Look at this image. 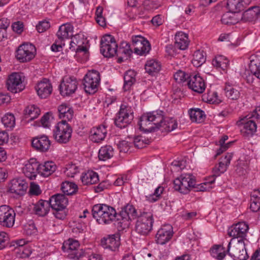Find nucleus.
Returning <instances> with one entry per match:
<instances>
[{
  "mask_svg": "<svg viewBox=\"0 0 260 260\" xmlns=\"http://www.w3.org/2000/svg\"><path fill=\"white\" fill-rule=\"evenodd\" d=\"M164 120V112L161 110L144 113L139 121L140 128L145 132H150L160 128Z\"/></svg>",
  "mask_w": 260,
  "mask_h": 260,
  "instance_id": "1",
  "label": "nucleus"
},
{
  "mask_svg": "<svg viewBox=\"0 0 260 260\" xmlns=\"http://www.w3.org/2000/svg\"><path fill=\"white\" fill-rule=\"evenodd\" d=\"M92 215L99 224H109L115 220L117 213L115 209L106 204H96L92 209Z\"/></svg>",
  "mask_w": 260,
  "mask_h": 260,
  "instance_id": "2",
  "label": "nucleus"
},
{
  "mask_svg": "<svg viewBox=\"0 0 260 260\" xmlns=\"http://www.w3.org/2000/svg\"><path fill=\"white\" fill-rule=\"evenodd\" d=\"M260 121V109H256L251 113L241 117L237 124L241 127V133L245 136H252L257 129V123Z\"/></svg>",
  "mask_w": 260,
  "mask_h": 260,
  "instance_id": "3",
  "label": "nucleus"
},
{
  "mask_svg": "<svg viewBox=\"0 0 260 260\" xmlns=\"http://www.w3.org/2000/svg\"><path fill=\"white\" fill-rule=\"evenodd\" d=\"M233 157L232 153H227L224 157L221 158L218 165L216 166L213 169V176L210 178V180L200 183L198 185L197 189L198 191H204L210 190L212 188V184L215 182V176L217 177L221 174L224 173L227 170L230 164L231 160Z\"/></svg>",
  "mask_w": 260,
  "mask_h": 260,
  "instance_id": "4",
  "label": "nucleus"
},
{
  "mask_svg": "<svg viewBox=\"0 0 260 260\" xmlns=\"http://www.w3.org/2000/svg\"><path fill=\"white\" fill-rule=\"evenodd\" d=\"M228 251L235 260H246L248 257L243 239L232 238L228 244Z\"/></svg>",
  "mask_w": 260,
  "mask_h": 260,
  "instance_id": "5",
  "label": "nucleus"
},
{
  "mask_svg": "<svg viewBox=\"0 0 260 260\" xmlns=\"http://www.w3.org/2000/svg\"><path fill=\"white\" fill-rule=\"evenodd\" d=\"M154 219L150 211L143 212L138 216L135 230L141 235H147L152 229Z\"/></svg>",
  "mask_w": 260,
  "mask_h": 260,
  "instance_id": "6",
  "label": "nucleus"
},
{
  "mask_svg": "<svg viewBox=\"0 0 260 260\" xmlns=\"http://www.w3.org/2000/svg\"><path fill=\"white\" fill-rule=\"evenodd\" d=\"M195 185V178L190 174H182L174 181V189L184 194L187 193Z\"/></svg>",
  "mask_w": 260,
  "mask_h": 260,
  "instance_id": "7",
  "label": "nucleus"
},
{
  "mask_svg": "<svg viewBox=\"0 0 260 260\" xmlns=\"http://www.w3.org/2000/svg\"><path fill=\"white\" fill-rule=\"evenodd\" d=\"M72 129L67 122H59L53 130L54 139L60 143H66L70 139Z\"/></svg>",
  "mask_w": 260,
  "mask_h": 260,
  "instance_id": "8",
  "label": "nucleus"
},
{
  "mask_svg": "<svg viewBox=\"0 0 260 260\" xmlns=\"http://www.w3.org/2000/svg\"><path fill=\"white\" fill-rule=\"evenodd\" d=\"M100 80L99 72L95 70L89 71L84 76L83 81L85 91L89 94L94 93L98 90Z\"/></svg>",
  "mask_w": 260,
  "mask_h": 260,
  "instance_id": "9",
  "label": "nucleus"
},
{
  "mask_svg": "<svg viewBox=\"0 0 260 260\" xmlns=\"http://www.w3.org/2000/svg\"><path fill=\"white\" fill-rule=\"evenodd\" d=\"M79 247L78 241L69 239L63 243L62 248L64 252L68 253V257L69 258L78 259L84 255V251Z\"/></svg>",
  "mask_w": 260,
  "mask_h": 260,
  "instance_id": "10",
  "label": "nucleus"
},
{
  "mask_svg": "<svg viewBox=\"0 0 260 260\" xmlns=\"http://www.w3.org/2000/svg\"><path fill=\"white\" fill-rule=\"evenodd\" d=\"M118 46L114 37L111 35L103 37L101 42V51L104 56H113L117 52Z\"/></svg>",
  "mask_w": 260,
  "mask_h": 260,
  "instance_id": "11",
  "label": "nucleus"
},
{
  "mask_svg": "<svg viewBox=\"0 0 260 260\" xmlns=\"http://www.w3.org/2000/svg\"><path fill=\"white\" fill-rule=\"evenodd\" d=\"M25 77L22 73L14 72L10 74L7 80V87L10 91L17 93L24 88Z\"/></svg>",
  "mask_w": 260,
  "mask_h": 260,
  "instance_id": "12",
  "label": "nucleus"
},
{
  "mask_svg": "<svg viewBox=\"0 0 260 260\" xmlns=\"http://www.w3.org/2000/svg\"><path fill=\"white\" fill-rule=\"evenodd\" d=\"M133 118L131 108L121 105L115 118V124L117 127L121 128H124L131 122Z\"/></svg>",
  "mask_w": 260,
  "mask_h": 260,
  "instance_id": "13",
  "label": "nucleus"
},
{
  "mask_svg": "<svg viewBox=\"0 0 260 260\" xmlns=\"http://www.w3.org/2000/svg\"><path fill=\"white\" fill-rule=\"evenodd\" d=\"M36 54V48L31 44L25 43L19 46L16 51V58L21 62L29 61Z\"/></svg>",
  "mask_w": 260,
  "mask_h": 260,
  "instance_id": "14",
  "label": "nucleus"
},
{
  "mask_svg": "<svg viewBox=\"0 0 260 260\" xmlns=\"http://www.w3.org/2000/svg\"><path fill=\"white\" fill-rule=\"evenodd\" d=\"M15 213L14 210L7 205L0 206V224L10 228L15 222Z\"/></svg>",
  "mask_w": 260,
  "mask_h": 260,
  "instance_id": "15",
  "label": "nucleus"
},
{
  "mask_svg": "<svg viewBox=\"0 0 260 260\" xmlns=\"http://www.w3.org/2000/svg\"><path fill=\"white\" fill-rule=\"evenodd\" d=\"M134 50L135 53L143 55L148 53L151 47L149 42L143 37L138 35L132 38Z\"/></svg>",
  "mask_w": 260,
  "mask_h": 260,
  "instance_id": "16",
  "label": "nucleus"
},
{
  "mask_svg": "<svg viewBox=\"0 0 260 260\" xmlns=\"http://www.w3.org/2000/svg\"><path fill=\"white\" fill-rule=\"evenodd\" d=\"M78 82L76 78L71 77H65L60 84V94L63 96L73 94L77 89Z\"/></svg>",
  "mask_w": 260,
  "mask_h": 260,
  "instance_id": "17",
  "label": "nucleus"
},
{
  "mask_svg": "<svg viewBox=\"0 0 260 260\" xmlns=\"http://www.w3.org/2000/svg\"><path fill=\"white\" fill-rule=\"evenodd\" d=\"M85 41L83 35H75L71 39L70 48L78 54L83 53L85 55V59H87L88 57V50L86 47L83 46Z\"/></svg>",
  "mask_w": 260,
  "mask_h": 260,
  "instance_id": "18",
  "label": "nucleus"
},
{
  "mask_svg": "<svg viewBox=\"0 0 260 260\" xmlns=\"http://www.w3.org/2000/svg\"><path fill=\"white\" fill-rule=\"evenodd\" d=\"M8 187V191L10 193L21 196L25 194L27 188V184L23 179L17 178L10 181Z\"/></svg>",
  "mask_w": 260,
  "mask_h": 260,
  "instance_id": "19",
  "label": "nucleus"
},
{
  "mask_svg": "<svg viewBox=\"0 0 260 260\" xmlns=\"http://www.w3.org/2000/svg\"><path fill=\"white\" fill-rule=\"evenodd\" d=\"M173 235L172 226L170 224H165L158 230L156 235L157 244L164 245L168 242Z\"/></svg>",
  "mask_w": 260,
  "mask_h": 260,
  "instance_id": "20",
  "label": "nucleus"
},
{
  "mask_svg": "<svg viewBox=\"0 0 260 260\" xmlns=\"http://www.w3.org/2000/svg\"><path fill=\"white\" fill-rule=\"evenodd\" d=\"M187 84L190 89L198 93H202L206 87L204 80L198 74L190 75Z\"/></svg>",
  "mask_w": 260,
  "mask_h": 260,
  "instance_id": "21",
  "label": "nucleus"
},
{
  "mask_svg": "<svg viewBox=\"0 0 260 260\" xmlns=\"http://www.w3.org/2000/svg\"><path fill=\"white\" fill-rule=\"evenodd\" d=\"M249 226L244 221L239 222L233 225L228 231V235L233 238L243 239L246 236Z\"/></svg>",
  "mask_w": 260,
  "mask_h": 260,
  "instance_id": "22",
  "label": "nucleus"
},
{
  "mask_svg": "<svg viewBox=\"0 0 260 260\" xmlns=\"http://www.w3.org/2000/svg\"><path fill=\"white\" fill-rule=\"evenodd\" d=\"M224 92L225 96L231 100H238L241 95V88L235 82L231 80L225 83Z\"/></svg>",
  "mask_w": 260,
  "mask_h": 260,
  "instance_id": "23",
  "label": "nucleus"
},
{
  "mask_svg": "<svg viewBox=\"0 0 260 260\" xmlns=\"http://www.w3.org/2000/svg\"><path fill=\"white\" fill-rule=\"evenodd\" d=\"M39 164L36 159L31 158L27 161L22 168L25 176L30 180L35 179L39 174Z\"/></svg>",
  "mask_w": 260,
  "mask_h": 260,
  "instance_id": "24",
  "label": "nucleus"
},
{
  "mask_svg": "<svg viewBox=\"0 0 260 260\" xmlns=\"http://www.w3.org/2000/svg\"><path fill=\"white\" fill-rule=\"evenodd\" d=\"M32 146L40 152H46L50 147L51 141L47 136L40 135L32 139Z\"/></svg>",
  "mask_w": 260,
  "mask_h": 260,
  "instance_id": "25",
  "label": "nucleus"
},
{
  "mask_svg": "<svg viewBox=\"0 0 260 260\" xmlns=\"http://www.w3.org/2000/svg\"><path fill=\"white\" fill-rule=\"evenodd\" d=\"M107 134V130L105 125H101L93 127L90 133L89 138L94 143H100L103 141Z\"/></svg>",
  "mask_w": 260,
  "mask_h": 260,
  "instance_id": "26",
  "label": "nucleus"
},
{
  "mask_svg": "<svg viewBox=\"0 0 260 260\" xmlns=\"http://www.w3.org/2000/svg\"><path fill=\"white\" fill-rule=\"evenodd\" d=\"M36 90L39 97L45 99L52 92V87L48 79H44L38 83L36 87Z\"/></svg>",
  "mask_w": 260,
  "mask_h": 260,
  "instance_id": "27",
  "label": "nucleus"
},
{
  "mask_svg": "<svg viewBox=\"0 0 260 260\" xmlns=\"http://www.w3.org/2000/svg\"><path fill=\"white\" fill-rule=\"evenodd\" d=\"M58 116L62 120L60 122H67L72 119L74 116V111L70 104L66 103H62L58 107Z\"/></svg>",
  "mask_w": 260,
  "mask_h": 260,
  "instance_id": "28",
  "label": "nucleus"
},
{
  "mask_svg": "<svg viewBox=\"0 0 260 260\" xmlns=\"http://www.w3.org/2000/svg\"><path fill=\"white\" fill-rule=\"evenodd\" d=\"M49 203L50 207L53 210L64 209L68 201L63 194H57L51 197Z\"/></svg>",
  "mask_w": 260,
  "mask_h": 260,
  "instance_id": "29",
  "label": "nucleus"
},
{
  "mask_svg": "<svg viewBox=\"0 0 260 260\" xmlns=\"http://www.w3.org/2000/svg\"><path fill=\"white\" fill-rule=\"evenodd\" d=\"M101 244L104 248L109 249L111 251H115L120 245V238L118 235H110L103 239Z\"/></svg>",
  "mask_w": 260,
  "mask_h": 260,
  "instance_id": "30",
  "label": "nucleus"
},
{
  "mask_svg": "<svg viewBox=\"0 0 260 260\" xmlns=\"http://www.w3.org/2000/svg\"><path fill=\"white\" fill-rule=\"evenodd\" d=\"M241 19V13L233 11L223 14L221 18L222 23L226 25H234L239 22Z\"/></svg>",
  "mask_w": 260,
  "mask_h": 260,
  "instance_id": "31",
  "label": "nucleus"
},
{
  "mask_svg": "<svg viewBox=\"0 0 260 260\" xmlns=\"http://www.w3.org/2000/svg\"><path fill=\"white\" fill-rule=\"evenodd\" d=\"M250 3V0H228L227 8L230 11L240 13Z\"/></svg>",
  "mask_w": 260,
  "mask_h": 260,
  "instance_id": "32",
  "label": "nucleus"
},
{
  "mask_svg": "<svg viewBox=\"0 0 260 260\" xmlns=\"http://www.w3.org/2000/svg\"><path fill=\"white\" fill-rule=\"evenodd\" d=\"M189 43L188 35L182 32H176L175 36V46L180 50H185L187 48Z\"/></svg>",
  "mask_w": 260,
  "mask_h": 260,
  "instance_id": "33",
  "label": "nucleus"
},
{
  "mask_svg": "<svg viewBox=\"0 0 260 260\" xmlns=\"http://www.w3.org/2000/svg\"><path fill=\"white\" fill-rule=\"evenodd\" d=\"M260 15V9L259 7H252L242 14L241 13V19L240 20L244 22L251 21L257 19Z\"/></svg>",
  "mask_w": 260,
  "mask_h": 260,
  "instance_id": "34",
  "label": "nucleus"
},
{
  "mask_svg": "<svg viewBox=\"0 0 260 260\" xmlns=\"http://www.w3.org/2000/svg\"><path fill=\"white\" fill-rule=\"evenodd\" d=\"M56 168L55 163L51 161L39 164V174L41 176L47 177L55 171Z\"/></svg>",
  "mask_w": 260,
  "mask_h": 260,
  "instance_id": "35",
  "label": "nucleus"
},
{
  "mask_svg": "<svg viewBox=\"0 0 260 260\" xmlns=\"http://www.w3.org/2000/svg\"><path fill=\"white\" fill-rule=\"evenodd\" d=\"M73 26L70 23H66L61 25L57 32L56 35L60 41L62 42L65 39L72 36Z\"/></svg>",
  "mask_w": 260,
  "mask_h": 260,
  "instance_id": "36",
  "label": "nucleus"
},
{
  "mask_svg": "<svg viewBox=\"0 0 260 260\" xmlns=\"http://www.w3.org/2000/svg\"><path fill=\"white\" fill-rule=\"evenodd\" d=\"M50 210V204L48 201L40 200L34 204V211L35 213L41 216H44Z\"/></svg>",
  "mask_w": 260,
  "mask_h": 260,
  "instance_id": "37",
  "label": "nucleus"
},
{
  "mask_svg": "<svg viewBox=\"0 0 260 260\" xmlns=\"http://www.w3.org/2000/svg\"><path fill=\"white\" fill-rule=\"evenodd\" d=\"M136 73L132 70L127 71L124 75L123 89L129 90L136 82Z\"/></svg>",
  "mask_w": 260,
  "mask_h": 260,
  "instance_id": "38",
  "label": "nucleus"
},
{
  "mask_svg": "<svg viewBox=\"0 0 260 260\" xmlns=\"http://www.w3.org/2000/svg\"><path fill=\"white\" fill-rule=\"evenodd\" d=\"M81 179L84 185H88L97 183L99 181V176L96 172L89 171L82 174Z\"/></svg>",
  "mask_w": 260,
  "mask_h": 260,
  "instance_id": "39",
  "label": "nucleus"
},
{
  "mask_svg": "<svg viewBox=\"0 0 260 260\" xmlns=\"http://www.w3.org/2000/svg\"><path fill=\"white\" fill-rule=\"evenodd\" d=\"M131 224V219L126 212L122 210L117 218V225L119 230L128 228Z\"/></svg>",
  "mask_w": 260,
  "mask_h": 260,
  "instance_id": "40",
  "label": "nucleus"
},
{
  "mask_svg": "<svg viewBox=\"0 0 260 260\" xmlns=\"http://www.w3.org/2000/svg\"><path fill=\"white\" fill-rule=\"evenodd\" d=\"M188 113L191 121L197 123L204 121L206 116L205 112L199 108L191 109Z\"/></svg>",
  "mask_w": 260,
  "mask_h": 260,
  "instance_id": "41",
  "label": "nucleus"
},
{
  "mask_svg": "<svg viewBox=\"0 0 260 260\" xmlns=\"http://www.w3.org/2000/svg\"><path fill=\"white\" fill-rule=\"evenodd\" d=\"M164 190V187L161 186L156 187L154 192L151 193H150L148 190H146L144 192L145 200L150 203H154L159 199Z\"/></svg>",
  "mask_w": 260,
  "mask_h": 260,
  "instance_id": "42",
  "label": "nucleus"
},
{
  "mask_svg": "<svg viewBox=\"0 0 260 260\" xmlns=\"http://www.w3.org/2000/svg\"><path fill=\"white\" fill-rule=\"evenodd\" d=\"M114 155V149L110 145H105L101 147L99 151V159L105 161L110 159Z\"/></svg>",
  "mask_w": 260,
  "mask_h": 260,
  "instance_id": "43",
  "label": "nucleus"
},
{
  "mask_svg": "<svg viewBox=\"0 0 260 260\" xmlns=\"http://www.w3.org/2000/svg\"><path fill=\"white\" fill-rule=\"evenodd\" d=\"M145 69L146 72L150 75H153L160 71L161 65L158 61L155 59H150L146 62Z\"/></svg>",
  "mask_w": 260,
  "mask_h": 260,
  "instance_id": "44",
  "label": "nucleus"
},
{
  "mask_svg": "<svg viewBox=\"0 0 260 260\" xmlns=\"http://www.w3.org/2000/svg\"><path fill=\"white\" fill-rule=\"evenodd\" d=\"M178 126L177 120L174 118H164V120L161 123L160 127H162L163 130L166 132H171L175 129Z\"/></svg>",
  "mask_w": 260,
  "mask_h": 260,
  "instance_id": "45",
  "label": "nucleus"
},
{
  "mask_svg": "<svg viewBox=\"0 0 260 260\" xmlns=\"http://www.w3.org/2000/svg\"><path fill=\"white\" fill-rule=\"evenodd\" d=\"M212 65L217 69H220L224 71L226 70L229 63L228 58L222 55H219L215 57L212 60Z\"/></svg>",
  "mask_w": 260,
  "mask_h": 260,
  "instance_id": "46",
  "label": "nucleus"
},
{
  "mask_svg": "<svg viewBox=\"0 0 260 260\" xmlns=\"http://www.w3.org/2000/svg\"><path fill=\"white\" fill-rule=\"evenodd\" d=\"M250 209L253 212H257L260 210V191L254 190L252 193Z\"/></svg>",
  "mask_w": 260,
  "mask_h": 260,
  "instance_id": "47",
  "label": "nucleus"
},
{
  "mask_svg": "<svg viewBox=\"0 0 260 260\" xmlns=\"http://www.w3.org/2000/svg\"><path fill=\"white\" fill-rule=\"evenodd\" d=\"M210 253L212 257L221 260L226 255V250L221 245H215L210 250Z\"/></svg>",
  "mask_w": 260,
  "mask_h": 260,
  "instance_id": "48",
  "label": "nucleus"
},
{
  "mask_svg": "<svg viewBox=\"0 0 260 260\" xmlns=\"http://www.w3.org/2000/svg\"><path fill=\"white\" fill-rule=\"evenodd\" d=\"M206 59L205 53L203 51L197 50L193 54L192 63L194 66L199 67L206 61Z\"/></svg>",
  "mask_w": 260,
  "mask_h": 260,
  "instance_id": "49",
  "label": "nucleus"
},
{
  "mask_svg": "<svg viewBox=\"0 0 260 260\" xmlns=\"http://www.w3.org/2000/svg\"><path fill=\"white\" fill-rule=\"evenodd\" d=\"M40 114L39 108L34 105L28 106L25 110V115L26 117L30 120H34L37 118Z\"/></svg>",
  "mask_w": 260,
  "mask_h": 260,
  "instance_id": "50",
  "label": "nucleus"
},
{
  "mask_svg": "<svg viewBox=\"0 0 260 260\" xmlns=\"http://www.w3.org/2000/svg\"><path fill=\"white\" fill-rule=\"evenodd\" d=\"M61 189L64 193L71 195L77 191L78 187L74 183L65 181L62 183Z\"/></svg>",
  "mask_w": 260,
  "mask_h": 260,
  "instance_id": "51",
  "label": "nucleus"
},
{
  "mask_svg": "<svg viewBox=\"0 0 260 260\" xmlns=\"http://www.w3.org/2000/svg\"><path fill=\"white\" fill-rule=\"evenodd\" d=\"M249 68L251 75L249 74V76L247 77V82L249 83H252L253 82V76L260 79V64L257 65L253 62H251Z\"/></svg>",
  "mask_w": 260,
  "mask_h": 260,
  "instance_id": "52",
  "label": "nucleus"
},
{
  "mask_svg": "<svg viewBox=\"0 0 260 260\" xmlns=\"http://www.w3.org/2000/svg\"><path fill=\"white\" fill-rule=\"evenodd\" d=\"M2 122L6 127L11 129L15 125V117L14 114L8 113L2 117Z\"/></svg>",
  "mask_w": 260,
  "mask_h": 260,
  "instance_id": "53",
  "label": "nucleus"
},
{
  "mask_svg": "<svg viewBox=\"0 0 260 260\" xmlns=\"http://www.w3.org/2000/svg\"><path fill=\"white\" fill-rule=\"evenodd\" d=\"M72 232L75 236L80 233H83L85 228V223L80 221V219H77L74 221L72 224Z\"/></svg>",
  "mask_w": 260,
  "mask_h": 260,
  "instance_id": "54",
  "label": "nucleus"
},
{
  "mask_svg": "<svg viewBox=\"0 0 260 260\" xmlns=\"http://www.w3.org/2000/svg\"><path fill=\"white\" fill-rule=\"evenodd\" d=\"M79 172V168L76 164H70L67 165L64 173L69 177H74L76 174Z\"/></svg>",
  "mask_w": 260,
  "mask_h": 260,
  "instance_id": "55",
  "label": "nucleus"
},
{
  "mask_svg": "<svg viewBox=\"0 0 260 260\" xmlns=\"http://www.w3.org/2000/svg\"><path fill=\"white\" fill-rule=\"evenodd\" d=\"M249 162L247 160L245 159V158L242 159L240 158L238 161L237 165L236 171L240 175L244 174L248 168Z\"/></svg>",
  "mask_w": 260,
  "mask_h": 260,
  "instance_id": "56",
  "label": "nucleus"
},
{
  "mask_svg": "<svg viewBox=\"0 0 260 260\" xmlns=\"http://www.w3.org/2000/svg\"><path fill=\"white\" fill-rule=\"evenodd\" d=\"M228 139L227 136H224L219 141V145L220 147L217 150L216 156L220 155L223 151H225L229 147L230 143H225V141Z\"/></svg>",
  "mask_w": 260,
  "mask_h": 260,
  "instance_id": "57",
  "label": "nucleus"
},
{
  "mask_svg": "<svg viewBox=\"0 0 260 260\" xmlns=\"http://www.w3.org/2000/svg\"><path fill=\"white\" fill-rule=\"evenodd\" d=\"M174 78L177 82L180 83L185 81L187 79L188 80L189 75L182 71L179 70L174 74Z\"/></svg>",
  "mask_w": 260,
  "mask_h": 260,
  "instance_id": "58",
  "label": "nucleus"
},
{
  "mask_svg": "<svg viewBox=\"0 0 260 260\" xmlns=\"http://www.w3.org/2000/svg\"><path fill=\"white\" fill-rule=\"evenodd\" d=\"M207 101L211 104H219L221 102V100L215 91L210 92L207 95Z\"/></svg>",
  "mask_w": 260,
  "mask_h": 260,
  "instance_id": "59",
  "label": "nucleus"
},
{
  "mask_svg": "<svg viewBox=\"0 0 260 260\" xmlns=\"http://www.w3.org/2000/svg\"><path fill=\"white\" fill-rule=\"evenodd\" d=\"M148 142V140H146L144 138L140 136L135 137L133 141L135 146L139 149L145 147Z\"/></svg>",
  "mask_w": 260,
  "mask_h": 260,
  "instance_id": "60",
  "label": "nucleus"
},
{
  "mask_svg": "<svg viewBox=\"0 0 260 260\" xmlns=\"http://www.w3.org/2000/svg\"><path fill=\"white\" fill-rule=\"evenodd\" d=\"M16 253L18 256L24 258L28 257L31 254L32 251L29 246L27 245L22 249H20L19 250L16 251Z\"/></svg>",
  "mask_w": 260,
  "mask_h": 260,
  "instance_id": "61",
  "label": "nucleus"
},
{
  "mask_svg": "<svg viewBox=\"0 0 260 260\" xmlns=\"http://www.w3.org/2000/svg\"><path fill=\"white\" fill-rule=\"evenodd\" d=\"M24 233L27 235H36L38 233L37 229L32 222L26 224L24 226Z\"/></svg>",
  "mask_w": 260,
  "mask_h": 260,
  "instance_id": "62",
  "label": "nucleus"
},
{
  "mask_svg": "<svg viewBox=\"0 0 260 260\" xmlns=\"http://www.w3.org/2000/svg\"><path fill=\"white\" fill-rule=\"evenodd\" d=\"M52 118L51 114L48 112L46 113L40 120L41 125L45 128L49 127L51 125Z\"/></svg>",
  "mask_w": 260,
  "mask_h": 260,
  "instance_id": "63",
  "label": "nucleus"
},
{
  "mask_svg": "<svg viewBox=\"0 0 260 260\" xmlns=\"http://www.w3.org/2000/svg\"><path fill=\"white\" fill-rule=\"evenodd\" d=\"M143 5L147 10H153L157 9L160 6V4L158 2L150 0H145L143 2Z\"/></svg>",
  "mask_w": 260,
  "mask_h": 260,
  "instance_id": "64",
  "label": "nucleus"
}]
</instances>
